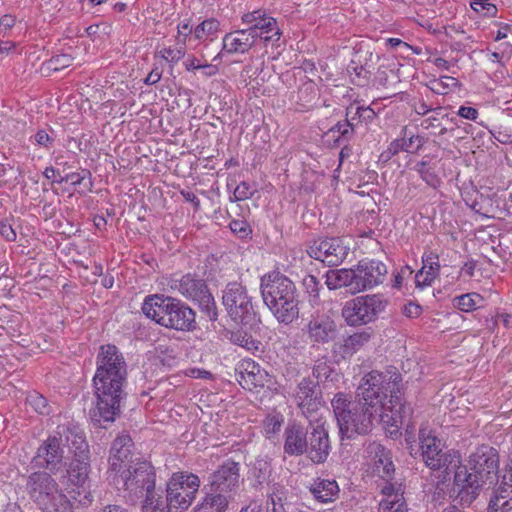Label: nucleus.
I'll use <instances>...</instances> for the list:
<instances>
[{
	"label": "nucleus",
	"instance_id": "obj_1",
	"mask_svg": "<svg viewBox=\"0 0 512 512\" xmlns=\"http://www.w3.org/2000/svg\"><path fill=\"white\" fill-rule=\"evenodd\" d=\"M96 406L89 412L94 425L106 428L120 414V402L125 397L127 365L115 345L102 346L97 356V370L93 378Z\"/></svg>",
	"mask_w": 512,
	"mask_h": 512
},
{
	"label": "nucleus",
	"instance_id": "obj_2",
	"mask_svg": "<svg viewBox=\"0 0 512 512\" xmlns=\"http://www.w3.org/2000/svg\"><path fill=\"white\" fill-rule=\"evenodd\" d=\"M453 490H458V502H474L480 491L494 485L498 480V451L488 445H481L470 455L467 466L457 464Z\"/></svg>",
	"mask_w": 512,
	"mask_h": 512
},
{
	"label": "nucleus",
	"instance_id": "obj_3",
	"mask_svg": "<svg viewBox=\"0 0 512 512\" xmlns=\"http://www.w3.org/2000/svg\"><path fill=\"white\" fill-rule=\"evenodd\" d=\"M260 289L264 304L279 322L290 324L298 318L297 289L287 276L275 272L264 275Z\"/></svg>",
	"mask_w": 512,
	"mask_h": 512
},
{
	"label": "nucleus",
	"instance_id": "obj_4",
	"mask_svg": "<svg viewBox=\"0 0 512 512\" xmlns=\"http://www.w3.org/2000/svg\"><path fill=\"white\" fill-rule=\"evenodd\" d=\"M143 313L157 324L179 331L195 328V312L179 299L153 295L144 300Z\"/></svg>",
	"mask_w": 512,
	"mask_h": 512
},
{
	"label": "nucleus",
	"instance_id": "obj_5",
	"mask_svg": "<svg viewBox=\"0 0 512 512\" xmlns=\"http://www.w3.org/2000/svg\"><path fill=\"white\" fill-rule=\"evenodd\" d=\"M401 380V375L397 372L381 373L371 371L361 379L356 390V400L367 405L368 410L373 409L380 412L381 407L384 405L383 400L387 397L388 393H390L392 401L393 398L398 399V393H400L399 383Z\"/></svg>",
	"mask_w": 512,
	"mask_h": 512
},
{
	"label": "nucleus",
	"instance_id": "obj_6",
	"mask_svg": "<svg viewBox=\"0 0 512 512\" xmlns=\"http://www.w3.org/2000/svg\"><path fill=\"white\" fill-rule=\"evenodd\" d=\"M111 479L118 490L123 489V497L132 505L142 497L151 495L155 490V472L147 461L137 460L134 465L124 469Z\"/></svg>",
	"mask_w": 512,
	"mask_h": 512
},
{
	"label": "nucleus",
	"instance_id": "obj_7",
	"mask_svg": "<svg viewBox=\"0 0 512 512\" xmlns=\"http://www.w3.org/2000/svg\"><path fill=\"white\" fill-rule=\"evenodd\" d=\"M222 303L228 316L237 324L253 326L259 319L252 298L240 283H229L223 290Z\"/></svg>",
	"mask_w": 512,
	"mask_h": 512
},
{
	"label": "nucleus",
	"instance_id": "obj_8",
	"mask_svg": "<svg viewBox=\"0 0 512 512\" xmlns=\"http://www.w3.org/2000/svg\"><path fill=\"white\" fill-rule=\"evenodd\" d=\"M200 487L195 474L174 473L167 484V506L169 512H183L192 504Z\"/></svg>",
	"mask_w": 512,
	"mask_h": 512
},
{
	"label": "nucleus",
	"instance_id": "obj_9",
	"mask_svg": "<svg viewBox=\"0 0 512 512\" xmlns=\"http://www.w3.org/2000/svg\"><path fill=\"white\" fill-rule=\"evenodd\" d=\"M386 305V299L380 294L358 296L345 303L342 316L350 326L364 325L375 320Z\"/></svg>",
	"mask_w": 512,
	"mask_h": 512
},
{
	"label": "nucleus",
	"instance_id": "obj_10",
	"mask_svg": "<svg viewBox=\"0 0 512 512\" xmlns=\"http://www.w3.org/2000/svg\"><path fill=\"white\" fill-rule=\"evenodd\" d=\"M419 441L422 459L430 469H443L447 472L459 464L458 455L450 450H445L441 440L432 435L430 431L424 428L420 429Z\"/></svg>",
	"mask_w": 512,
	"mask_h": 512
},
{
	"label": "nucleus",
	"instance_id": "obj_11",
	"mask_svg": "<svg viewBox=\"0 0 512 512\" xmlns=\"http://www.w3.org/2000/svg\"><path fill=\"white\" fill-rule=\"evenodd\" d=\"M172 288L176 289L185 298L198 303L210 320L217 319L214 298L203 279L192 274H186L181 279L173 281Z\"/></svg>",
	"mask_w": 512,
	"mask_h": 512
},
{
	"label": "nucleus",
	"instance_id": "obj_12",
	"mask_svg": "<svg viewBox=\"0 0 512 512\" xmlns=\"http://www.w3.org/2000/svg\"><path fill=\"white\" fill-rule=\"evenodd\" d=\"M298 406L303 415L312 426L313 433L320 428V388L318 381L314 379H303L298 385L297 392Z\"/></svg>",
	"mask_w": 512,
	"mask_h": 512
},
{
	"label": "nucleus",
	"instance_id": "obj_13",
	"mask_svg": "<svg viewBox=\"0 0 512 512\" xmlns=\"http://www.w3.org/2000/svg\"><path fill=\"white\" fill-rule=\"evenodd\" d=\"M376 410H368V406L355 400L350 405V411L346 413L345 419L338 425L342 434L352 438L354 434H366L372 426L378 415Z\"/></svg>",
	"mask_w": 512,
	"mask_h": 512
},
{
	"label": "nucleus",
	"instance_id": "obj_14",
	"mask_svg": "<svg viewBox=\"0 0 512 512\" xmlns=\"http://www.w3.org/2000/svg\"><path fill=\"white\" fill-rule=\"evenodd\" d=\"M352 270V293L373 288L383 283L387 274V267L380 261H360Z\"/></svg>",
	"mask_w": 512,
	"mask_h": 512
},
{
	"label": "nucleus",
	"instance_id": "obj_15",
	"mask_svg": "<svg viewBox=\"0 0 512 512\" xmlns=\"http://www.w3.org/2000/svg\"><path fill=\"white\" fill-rule=\"evenodd\" d=\"M347 119L341 123L339 120L332 126H330L327 132L322 135L325 138V142L330 144L331 141L334 144L339 143L341 140L347 141L353 135L354 120L356 117L371 121L375 117V112L369 107L353 106L347 108L346 112Z\"/></svg>",
	"mask_w": 512,
	"mask_h": 512
},
{
	"label": "nucleus",
	"instance_id": "obj_16",
	"mask_svg": "<svg viewBox=\"0 0 512 512\" xmlns=\"http://www.w3.org/2000/svg\"><path fill=\"white\" fill-rule=\"evenodd\" d=\"M27 491L41 509H48L49 503L58 495V484L47 472L32 473L27 480Z\"/></svg>",
	"mask_w": 512,
	"mask_h": 512
},
{
	"label": "nucleus",
	"instance_id": "obj_17",
	"mask_svg": "<svg viewBox=\"0 0 512 512\" xmlns=\"http://www.w3.org/2000/svg\"><path fill=\"white\" fill-rule=\"evenodd\" d=\"M133 441L129 435L118 436L112 443L109 458V478L117 476L124 469L134 465L139 458H134L131 452Z\"/></svg>",
	"mask_w": 512,
	"mask_h": 512
},
{
	"label": "nucleus",
	"instance_id": "obj_18",
	"mask_svg": "<svg viewBox=\"0 0 512 512\" xmlns=\"http://www.w3.org/2000/svg\"><path fill=\"white\" fill-rule=\"evenodd\" d=\"M61 445L62 439L57 434L49 436L37 449V453L32 460L34 466L46 468L51 472L58 471L62 466L64 458Z\"/></svg>",
	"mask_w": 512,
	"mask_h": 512
},
{
	"label": "nucleus",
	"instance_id": "obj_19",
	"mask_svg": "<svg viewBox=\"0 0 512 512\" xmlns=\"http://www.w3.org/2000/svg\"><path fill=\"white\" fill-rule=\"evenodd\" d=\"M239 465L227 461L210 477L211 491L216 494H226L234 491L239 485Z\"/></svg>",
	"mask_w": 512,
	"mask_h": 512
},
{
	"label": "nucleus",
	"instance_id": "obj_20",
	"mask_svg": "<svg viewBox=\"0 0 512 512\" xmlns=\"http://www.w3.org/2000/svg\"><path fill=\"white\" fill-rule=\"evenodd\" d=\"M236 380L246 390L252 391L264 385V375L260 366L252 359L241 360L235 369Z\"/></svg>",
	"mask_w": 512,
	"mask_h": 512
},
{
	"label": "nucleus",
	"instance_id": "obj_21",
	"mask_svg": "<svg viewBox=\"0 0 512 512\" xmlns=\"http://www.w3.org/2000/svg\"><path fill=\"white\" fill-rule=\"evenodd\" d=\"M253 30L241 29L227 33L223 38L222 51L228 54L245 53L252 48L260 34H252Z\"/></svg>",
	"mask_w": 512,
	"mask_h": 512
},
{
	"label": "nucleus",
	"instance_id": "obj_22",
	"mask_svg": "<svg viewBox=\"0 0 512 512\" xmlns=\"http://www.w3.org/2000/svg\"><path fill=\"white\" fill-rule=\"evenodd\" d=\"M56 434L62 439L65 437L67 445L71 448L74 456L84 457L89 454L88 444L82 430L74 425H59Z\"/></svg>",
	"mask_w": 512,
	"mask_h": 512
},
{
	"label": "nucleus",
	"instance_id": "obj_23",
	"mask_svg": "<svg viewBox=\"0 0 512 512\" xmlns=\"http://www.w3.org/2000/svg\"><path fill=\"white\" fill-rule=\"evenodd\" d=\"M368 450L372 455L374 472L384 480L392 479L395 469L391 460L390 451L378 443L370 444Z\"/></svg>",
	"mask_w": 512,
	"mask_h": 512
},
{
	"label": "nucleus",
	"instance_id": "obj_24",
	"mask_svg": "<svg viewBox=\"0 0 512 512\" xmlns=\"http://www.w3.org/2000/svg\"><path fill=\"white\" fill-rule=\"evenodd\" d=\"M322 263L328 266H338L347 256L348 247L338 237L322 241Z\"/></svg>",
	"mask_w": 512,
	"mask_h": 512
},
{
	"label": "nucleus",
	"instance_id": "obj_25",
	"mask_svg": "<svg viewBox=\"0 0 512 512\" xmlns=\"http://www.w3.org/2000/svg\"><path fill=\"white\" fill-rule=\"evenodd\" d=\"M276 24L277 22L273 17L266 16L264 12L259 10V17H257L253 26H249L246 29L253 30L252 34H260L261 36H258V39L264 42L271 41L274 37L278 41L281 33Z\"/></svg>",
	"mask_w": 512,
	"mask_h": 512
},
{
	"label": "nucleus",
	"instance_id": "obj_26",
	"mask_svg": "<svg viewBox=\"0 0 512 512\" xmlns=\"http://www.w3.org/2000/svg\"><path fill=\"white\" fill-rule=\"evenodd\" d=\"M440 270L439 257L434 252H429L423 256V267L416 274L415 282L418 287L431 285L438 276Z\"/></svg>",
	"mask_w": 512,
	"mask_h": 512
},
{
	"label": "nucleus",
	"instance_id": "obj_27",
	"mask_svg": "<svg viewBox=\"0 0 512 512\" xmlns=\"http://www.w3.org/2000/svg\"><path fill=\"white\" fill-rule=\"evenodd\" d=\"M389 403L390 405L386 406L388 413L402 420V423L406 426L405 440L407 444H411L414 441V427L410 425L411 407L402 402L399 394L398 399L393 398V402L390 399Z\"/></svg>",
	"mask_w": 512,
	"mask_h": 512
},
{
	"label": "nucleus",
	"instance_id": "obj_28",
	"mask_svg": "<svg viewBox=\"0 0 512 512\" xmlns=\"http://www.w3.org/2000/svg\"><path fill=\"white\" fill-rule=\"evenodd\" d=\"M284 450L290 455H301L306 451L307 441L301 427L292 425L285 431Z\"/></svg>",
	"mask_w": 512,
	"mask_h": 512
},
{
	"label": "nucleus",
	"instance_id": "obj_29",
	"mask_svg": "<svg viewBox=\"0 0 512 512\" xmlns=\"http://www.w3.org/2000/svg\"><path fill=\"white\" fill-rule=\"evenodd\" d=\"M423 146V139L414 135L413 133H409L408 128L404 127L402 129V137L392 141L388 147V153L391 155H396L400 151H411L412 148L415 150H419Z\"/></svg>",
	"mask_w": 512,
	"mask_h": 512
},
{
	"label": "nucleus",
	"instance_id": "obj_30",
	"mask_svg": "<svg viewBox=\"0 0 512 512\" xmlns=\"http://www.w3.org/2000/svg\"><path fill=\"white\" fill-rule=\"evenodd\" d=\"M89 470V455L84 457L74 456L67 470L69 480L76 486H82L88 478Z\"/></svg>",
	"mask_w": 512,
	"mask_h": 512
},
{
	"label": "nucleus",
	"instance_id": "obj_31",
	"mask_svg": "<svg viewBox=\"0 0 512 512\" xmlns=\"http://www.w3.org/2000/svg\"><path fill=\"white\" fill-rule=\"evenodd\" d=\"M228 504V496L216 494L211 491V493H207L203 501L194 508L193 512H226Z\"/></svg>",
	"mask_w": 512,
	"mask_h": 512
},
{
	"label": "nucleus",
	"instance_id": "obj_32",
	"mask_svg": "<svg viewBox=\"0 0 512 512\" xmlns=\"http://www.w3.org/2000/svg\"><path fill=\"white\" fill-rule=\"evenodd\" d=\"M325 278V284L330 290L348 287L352 293L353 276L351 269L329 270L325 274Z\"/></svg>",
	"mask_w": 512,
	"mask_h": 512
},
{
	"label": "nucleus",
	"instance_id": "obj_33",
	"mask_svg": "<svg viewBox=\"0 0 512 512\" xmlns=\"http://www.w3.org/2000/svg\"><path fill=\"white\" fill-rule=\"evenodd\" d=\"M142 512H169L167 501L164 502L162 496L154 490L151 495L148 494L145 496Z\"/></svg>",
	"mask_w": 512,
	"mask_h": 512
},
{
	"label": "nucleus",
	"instance_id": "obj_34",
	"mask_svg": "<svg viewBox=\"0 0 512 512\" xmlns=\"http://www.w3.org/2000/svg\"><path fill=\"white\" fill-rule=\"evenodd\" d=\"M352 401L347 399V396L343 393H338L331 401L334 415L337 419L338 424L345 419L346 413L350 411V405Z\"/></svg>",
	"mask_w": 512,
	"mask_h": 512
},
{
	"label": "nucleus",
	"instance_id": "obj_35",
	"mask_svg": "<svg viewBox=\"0 0 512 512\" xmlns=\"http://www.w3.org/2000/svg\"><path fill=\"white\" fill-rule=\"evenodd\" d=\"M482 300V297L477 293L463 294L455 297L453 302L454 306L464 312H470L477 309L478 303Z\"/></svg>",
	"mask_w": 512,
	"mask_h": 512
},
{
	"label": "nucleus",
	"instance_id": "obj_36",
	"mask_svg": "<svg viewBox=\"0 0 512 512\" xmlns=\"http://www.w3.org/2000/svg\"><path fill=\"white\" fill-rule=\"evenodd\" d=\"M91 173L87 169H82L80 172H72L67 173L64 176H60L59 179L56 180L58 183L70 182L73 186L81 185L88 179V184H85V187L90 190L92 187V183L90 181Z\"/></svg>",
	"mask_w": 512,
	"mask_h": 512
},
{
	"label": "nucleus",
	"instance_id": "obj_37",
	"mask_svg": "<svg viewBox=\"0 0 512 512\" xmlns=\"http://www.w3.org/2000/svg\"><path fill=\"white\" fill-rule=\"evenodd\" d=\"M286 500L284 488L274 485L267 499L269 512H283V502Z\"/></svg>",
	"mask_w": 512,
	"mask_h": 512
},
{
	"label": "nucleus",
	"instance_id": "obj_38",
	"mask_svg": "<svg viewBox=\"0 0 512 512\" xmlns=\"http://www.w3.org/2000/svg\"><path fill=\"white\" fill-rule=\"evenodd\" d=\"M378 415L380 418V422L386 429H388L391 435L397 433L401 427L405 426L399 417H393V415H390L388 413L386 405H383L381 407V410L378 413Z\"/></svg>",
	"mask_w": 512,
	"mask_h": 512
},
{
	"label": "nucleus",
	"instance_id": "obj_39",
	"mask_svg": "<svg viewBox=\"0 0 512 512\" xmlns=\"http://www.w3.org/2000/svg\"><path fill=\"white\" fill-rule=\"evenodd\" d=\"M219 29V22L216 19H207L200 23L194 29V36L196 39H207L209 36L216 33Z\"/></svg>",
	"mask_w": 512,
	"mask_h": 512
},
{
	"label": "nucleus",
	"instance_id": "obj_40",
	"mask_svg": "<svg viewBox=\"0 0 512 512\" xmlns=\"http://www.w3.org/2000/svg\"><path fill=\"white\" fill-rule=\"evenodd\" d=\"M501 495H509V497L512 496V454L508 459L501 484L497 490L496 496Z\"/></svg>",
	"mask_w": 512,
	"mask_h": 512
},
{
	"label": "nucleus",
	"instance_id": "obj_41",
	"mask_svg": "<svg viewBox=\"0 0 512 512\" xmlns=\"http://www.w3.org/2000/svg\"><path fill=\"white\" fill-rule=\"evenodd\" d=\"M303 286L310 296V303L313 306H317L319 304V288L317 276L311 273L305 276L303 279Z\"/></svg>",
	"mask_w": 512,
	"mask_h": 512
},
{
	"label": "nucleus",
	"instance_id": "obj_42",
	"mask_svg": "<svg viewBox=\"0 0 512 512\" xmlns=\"http://www.w3.org/2000/svg\"><path fill=\"white\" fill-rule=\"evenodd\" d=\"M339 486L336 481L322 480V504L334 502L339 497Z\"/></svg>",
	"mask_w": 512,
	"mask_h": 512
},
{
	"label": "nucleus",
	"instance_id": "obj_43",
	"mask_svg": "<svg viewBox=\"0 0 512 512\" xmlns=\"http://www.w3.org/2000/svg\"><path fill=\"white\" fill-rule=\"evenodd\" d=\"M488 510L489 512H512V496H495L490 500Z\"/></svg>",
	"mask_w": 512,
	"mask_h": 512
},
{
	"label": "nucleus",
	"instance_id": "obj_44",
	"mask_svg": "<svg viewBox=\"0 0 512 512\" xmlns=\"http://www.w3.org/2000/svg\"><path fill=\"white\" fill-rule=\"evenodd\" d=\"M392 479L385 480L386 483L382 487V494L385 496L383 499H389L392 501L404 499L402 485L400 483L391 482Z\"/></svg>",
	"mask_w": 512,
	"mask_h": 512
},
{
	"label": "nucleus",
	"instance_id": "obj_45",
	"mask_svg": "<svg viewBox=\"0 0 512 512\" xmlns=\"http://www.w3.org/2000/svg\"><path fill=\"white\" fill-rule=\"evenodd\" d=\"M27 403L39 414H49V407L44 396L37 392H33L27 396Z\"/></svg>",
	"mask_w": 512,
	"mask_h": 512
},
{
	"label": "nucleus",
	"instance_id": "obj_46",
	"mask_svg": "<svg viewBox=\"0 0 512 512\" xmlns=\"http://www.w3.org/2000/svg\"><path fill=\"white\" fill-rule=\"evenodd\" d=\"M378 512H408L405 499L392 501L382 499L379 503Z\"/></svg>",
	"mask_w": 512,
	"mask_h": 512
},
{
	"label": "nucleus",
	"instance_id": "obj_47",
	"mask_svg": "<svg viewBox=\"0 0 512 512\" xmlns=\"http://www.w3.org/2000/svg\"><path fill=\"white\" fill-rule=\"evenodd\" d=\"M415 170L419 173L421 179L428 185L436 187L439 183V179L435 172L427 167L426 162L421 161L415 165Z\"/></svg>",
	"mask_w": 512,
	"mask_h": 512
},
{
	"label": "nucleus",
	"instance_id": "obj_48",
	"mask_svg": "<svg viewBox=\"0 0 512 512\" xmlns=\"http://www.w3.org/2000/svg\"><path fill=\"white\" fill-rule=\"evenodd\" d=\"M74 57L70 54H59L53 56L50 60L47 61V69L53 71H59L61 69L69 67L73 62Z\"/></svg>",
	"mask_w": 512,
	"mask_h": 512
},
{
	"label": "nucleus",
	"instance_id": "obj_49",
	"mask_svg": "<svg viewBox=\"0 0 512 512\" xmlns=\"http://www.w3.org/2000/svg\"><path fill=\"white\" fill-rule=\"evenodd\" d=\"M46 511L52 512H74L72 509V505L67 497L60 493L58 494L48 505V509Z\"/></svg>",
	"mask_w": 512,
	"mask_h": 512
},
{
	"label": "nucleus",
	"instance_id": "obj_50",
	"mask_svg": "<svg viewBox=\"0 0 512 512\" xmlns=\"http://www.w3.org/2000/svg\"><path fill=\"white\" fill-rule=\"evenodd\" d=\"M157 55L168 62L177 63L185 55L184 45L181 44L176 48H163L157 52Z\"/></svg>",
	"mask_w": 512,
	"mask_h": 512
},
{
	"label": "nucleus",
	"instance_id": "obj_51",
	"mask_svg": "<svg viewBox=\"0 0 512 512\" xmlns=\"http://www.w3.org/2000/svg\"><path fill=\"white\" fill-rule=\"evenodd\" d=\"M283 417L280 414L269 415L264 421V430L268 437L280 431Z\"/></svg>",
	"mask_w": 512,
	"mask_h": 512
},
{
	"label": "nucleus",
	"instance_id": "obj_52",
	"mask_svg": "<svg viewBox=\"0 0 512 512\" xmlns=\"http://www.w3.org/2000/svg\"><path fill=\"white\" fill-rule=\"evenodd\" d=\"M458 81L450 76H442L439 80L433 82L432 90L438 94H446L447 89L456 86Z\"/></svg>",
	"mask_w": 512,
	"mask_h": 512
},
{
	"label": "nucleus",
	"instance_id": "obj_53",
	"mask_svg": "<svg viewBox=\"0 0 512 512\" xmlns=\"http://www.w3.org/2000/svg\"><path fill=\"white\" fill-rule=\"evenodd\" d=\"M229 226L231 231L240 237H245L251 232L248 223L244 220H232Z\"/></svg>",
	"mask_w": 512,
	"mask_h": 512
},
{
	"label": "nucleus",
	"instance_id": "obj_54",
	"mask_svg": "<svg viewBox=\"0 0 512 512\" xmlns=\"http://www.w3.org/2000/svg\"><path fill=\"white\" fill-rule=\"evenodd\" d=\"M471 7L475 11L485 10L487 15H494L497 11L496 6L489 3V0H471Z\"/></svg>",
	"mask_w": 512,
	"mask_h": 512
},
{
	"label": "nucleus",
	"instance_id": "obj_55",
	"mask_svg": "<svg viewBox=\"0 0 512 512\" xmlns=\"http://www.w3.org/2000/svg\"><path fill=\"white\" fill-rule=\"evenodd\" d=\"M254 193L250 185L246 182H241L234 190V197L236 200H245L250 198Z\"/></svg>",
	"mask_w": 512,
	"mask_h": 512
},
{
	"label": "nucleus",
	"instance_id": "obj_56",
	"mask_svg": "<svg viewBox=\"0 0 512 512\" xmlns=\"http://www.w3.org/2000/svg\"><path fill=\"white\" fill-rule=\"evenodd\" d=\"M307 334L310 342L318 343L320 341V321L311 320L307 326Z\"/></svg>",
	"mask_w": 512,
	"mask_h": 512
},
{
	"label": "nucleus",
	"instance_id": "obj_57",
	"mask_svg": "<svg viewBox=\"0 0 512 512\" xmlns=\"http://www.w3.org/2000/svg\"><path fill=\"white\" fill-rule=\"evenodd\" d=\"M193 31V27L189 20H184L178 25V44L185 45L186 38L190 36Z\"/></svg>",
	"mask_w": 512,
	"mask_h": 512
},
{
	"label": "nucleus",
	"instance_id": "obj_58",
	"mask_svg": "<svg viewBox=\"0 0 512 512\" xmlns=\"http://www.w3.org/2000/svg\"><path fill=\"white\" fill-rule=\"evenodd\" d=\"M454 492H456V496L453 498L452 503L443 509V512H466L464 509L469 507L473 502H469L468 504L458 502V490H454Z\"/></svg>",
	"mask_w": 512,
	"mask_h": 512
},
{
	"label": "nucleus",
	"instance_id": "obj_59",
	"mask_svg": "<svg viewBox=\"0 0 512 512\" xmlns=\"http://www.w3.org/2000/svg\"><path fill=\"white\" fill-rule=\"evenodd\" d=\"M35 141L38 145L49 148L52 145L54 139L47 133L46 130H39L35 134Z\"/></svg>",
	"mask_w": 512,
	"mask_h": 512
},
{
	"label": "nucleus",
	"instance_id": "obj_60",
	"mask_svg": "<svg viewBox=\"0 0 512 512\" xmlns=\"http://www.w3.org/2000/svg\"><path fill=\"white\" fill-rule=\"evenodd\" d=\"M234 342L241 347L251 349L254 347V340L246 333H239L234 335Z\"/></svg>",
	"mask_w": 512,
	"mask_h": 512
},
{
	"label": "nucleus",
	"instance_id": "obj_61",
	"mask_svg": "<svg viewBox=\"0 0 512 512\" xmlns=\"http://www.w3.org/2000/svg\"><path fill=\"white\" fill-rule=\"evenodd\" d=\"M458 115L465 119L475 121L478 117V111L473 107L461 106L458 110Z\"/></svg>",
	"mask_w": 512,
	"mask_h": 512
},
{
	"label": "nucleus",
	"instance_id": "obj_62",
	"mask_svg": "<svg viewBox=\"0 0 512 512\" xmlns=\"http://www.w3.org/2000/svg\"><path fill=\"white\" fill-rule=\"evenodd\" d=\"M254 470L258 471L257 474L255 473L258 479L265 478V475L270 471V466L265 460H257L254 465Z\"/></svg>",
	"mask_w": 512,
	"mask_h": 512
},
{
	"label": "nucleus",
	"instance_id": "obj_63",
	"mask_svg": "<svg viewBox=\"0 0 512 512\" xmlns=\"http://www.w3.org/2000/svg\"><path fill=\"white\" fill-rule=\"evenodd\" d=\"M0 234L9 241L16 239L15 231L12 229L11 225L7 223H0Z\"/></svg>",
	"mask_w": 512,
	"mask_h": 512
},
{
	"label": "nucleus",
	"instance_id": "obj_64",
	"mask_svg": "<svg viewBox=\"0 0 512 512\" xmlns=\"http://www.w3.org/2000/svg\"><path fill=\"white\" fill-rule=\"evenodd\" d=\"M422 128L428 130L430 128H437L440 126L438 114L432 115L421 122Z\"/></svg>",
	"mask_w": 512,
	"mask_h": 512
}]
</instances>
